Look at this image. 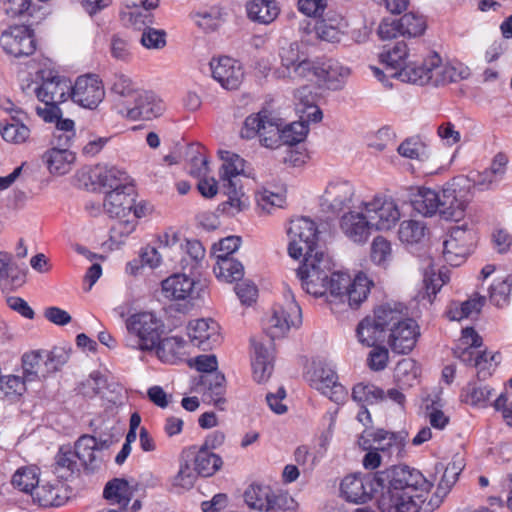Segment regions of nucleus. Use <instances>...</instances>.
I'll return each instance as SVG.
<instances>
[{
    "label": "nucleus",
    "mask_w": 512,
    "mask_h": 512,
    "mask_svg": "<svg viewBox=\"0 0 512 512\" xmlns=\"http://www.w3.org/2000/svg\"><path fill=\"white\" fill-rule=\"evenodd\" d=\"M431 486L419 470L393 465L375 473L346 476L340 492L346 501L355 504L375 498L381 512H418L419 502Z\"/></svg>",
    "instance_id": "obj_1"
},
{
    "label": "nucleus",
    "mask_w": 512,
    "mask_h": 512,
    "mask_svg": "<svg viewBox=\"0 0 512 512\" xmlns=\"http://www.w3.org/2000/svg\"><path fill=\"white\" fill-rule=\"evenodd\" d=\"M128 335L125 338V345L132 349L151 351L156 349L157 355L161 357L165 347L171 339H162L164 325L151 312H141L131 315L126 320Z\"/></svg>",
    "instance_id": "obj_2"
},
{
    "label": "nucleus",
    "mask_w": 512,
    "mask_h": 512,
    "mask_svg": "<svg viewBox=\"0 0 512 512\" xmlns=\"http://www.w3.org/2000/svg\"><path fill=\"white\" fill-rule=\"evenodd\" d=\"M405 318L402 309L390 304L380 305L374 310L372 317L367 316L358 324V340L366 346L384 342L386 335Z\"/></svg>",
    "instance_id": "obj_3"
},
{
    "label": "nucleus",
    "mask_w": 512,
    "mask_h": 512,
    "mask_svg": "<svg viewBox=\"0 0 512 512\" xmlns=\"http://www.w3.org/2000/svg\"><path fill=\"white\" fill-rule=\"evenodd\" d=\"M243 498L250 509L259 512H295L297 507L288 493L274 491L269 485L256 482L246 488Z\"/></svg>",
    "instance_id": "obj_4"
},
{
    "label": "nucleus",
    "mask_w": 512,
    "mask_h": 512,
    "mask_svg": "<svg viewBox=\"0 0 512 512\" xmlns=\"http://www.w3.org/2000/svg\"><path fill=\"white\" fill-rule=\"evenodd\" d=\"M283 121L268 110L248 116L241 128L240 135L244 139L259 136L260 142L267 148H278L282 143L281 127Z\"/></svg>",
    "instance_id": "obj_5"
},
{
    "label": "nucleus",
    "mask_w": 512,
    "mask_h": 512,
    "mask_svg": "<svg viewBox=\"0 0 512 512\" xmlns=\"http://www.w3.org/2000/svg\"><path fill=\"white\" fill-rule=\"evenodd\" d=\"M331 261L323 252H315L314 256L304 258L303 264L297 269V277L302 288L310 295L322 297L327 294V281L331 273Z\"/></svg>",
    "instance_id": "obj_6"
},
{
    "label": "nucleus",
    "mask_w": 512,
    "mask_h": 512,
    "mask_svg": "<svg viewBox=\"0 0 512 512\" xmlns=\"http://www.w3.org/2000/svg\"><path fill=\"white\" fill-rule=\"evenodd\" d=\"M285 303L273 307V313L265 327L271 341L284 337L291 327H299L302 323V312L294 298L291 289L284 294Z\"/></svg>",
    "instance_id": "obj_7"
},
{
    "label": "nucleus",
    "mask_w": 512,
    "mask_h": 512,
    "mask_svg": "<svg viewBox=\"0 0 512 512\" xmlns=\"http://www.w3.org/2000/svg\"><path fill=\"white\" fill-rule=\"evenodd\" d=\"M290 238L288 253L298 259L304 255L305 257L314 256L318 241V229L314 221L307 217H299L291 220L288 229Z\"/></svg>",
    "instance_id": "obj_8"
},
{
    "label": "nucleus",
    "mask_w": 512,
    "mask_h": 512,
    "mask_svg": "<svg viewBox=\"0 0 512 512\" xmlns=\"http://www.w3.org/2000/svg\"><path fill=\"white\" fill-rule=\"evenodd\" d=\"M41 83L31 82L23 87L25 92L33 91L43 103H62L70 96L71 83L54 70L43 69L37 72Z\"/></svg>",
    "instance_id": "obj_9"
},
{
    "label": "nucleus",
    "mask_w": 512,
    "mask_h": 512,
    "mask_svg": "<svg viewBox=\"0 0 512 512\" xmlns=\"http://www.w3.org/2000/svg\"><path fill=\"white\" fill-rule=\"evenodd\" d=\"M117 107L123 117L132 121L151 120L160 116L165 109L163 101L154 93L140 90L131 100H124Z\"/></svg>",
    "instance_id": "obj_10"
},
{
    "label": "nucleus",
    "mask_w": 512,
    "mask_h": 512,
    "mask_svg": "<svg viewBox=\"0 0 512 512\" xmlns=\"http://www.w3.org/2000/svg\"><path fill=\"white\" fill-rule=\"evenodd\" d=\"M439 216L445 220L459 221L464 215L469 199L468 191L456 182L446 183L439 191Z\"/></svg>",
    "instance_id": "obj_11"
},
{
    "label": "nucleus",
    "mask_w": 512,
    "mask_h": 512,
    "mask_svg": "<svg viewBox=\"0 0 512 512\" xmlns=\"http://www.w3.org/2000/svg\"><path fill=\"white\" fill-rule=\"evenodd\" d=\"M0 47L3 52L15 58L27 57L36 50V41L32 31L24 25L8 27L0 35Z\"/></svg>",
    "instance_id": "obj_12"
},
{
    "label": "nucleus",
    "mask_w": 512,
    "mask_h": 512,
    "mask_svg": "<svg viewBox=\"0 0 512 512\" xmlns=\"http://www.w3.org/2000/svg\"><path fill=\"white\" fill-rule=\"evenodd\" d=\"M359 208L367 213L375 230H389L400 219L399 208L391 198L375 196L369 202H361Z\"/></svg>",
    "instance_id": "obj_13"
},
{
    "label": "nucleus",
    "mask_w": 512,
    "mask_h": 512,
    "mask_svg": "<svg viewBox=\"0 0 512 512\" xmlns=\"http://www.w3.org/2000/svg\"><path fill=\"white\" fill-rule=\"evenodd\" d=\"M473 238V232L466 225L452 227L443 242L445 261L451 266L461 265L471 252Z\"/></svg>",
    "instance_id": "obj_14"
},
{
    "label": "nucleus",
    "mask_w": 512,
    "mask_h": 512,
    "mask_svg": "<svg viewBox=\"0 0 512 512\" xmlns=\"http://www.w3.org/2000/svg\"><path fill=\"white\" fill-rule=\"evenodd\" d=\"M340 232L351 242L357 245L365 244L374 229L366 212L346 211L339 219Z\"/></svg>",
    "instance_id": "obj_15"
},
{
    "label": "nucleus",
    "mask_w": 512,
    "mask_h": 512,
    "mask_svg": "<svg viewBox=\"0 0 512 512\" xmlns=\"http://www.w3.org/2000/svg\"><path fill=\"white\" fill-rule=\"evenodd\" d=\"M354 196L355 189L350 182L344 180L333 181L328 184L322 196L321 205L324 210L332 213L351 211L356 207Z\"/></svg>",
    "instance_id": "obj_16"
},
{
    "label": "nucleus",
    "mask_w": 512,
    "mask_h": 512,
    "mask_svg": "<svg viewBox=\"0 0 512 512\" xmlns=\"http://www.w3.org/2000/svg\"><path fill=\"white\" fill-rule=\"evenodd\" d=\"M70 96L80 106L94 109L104 99L105 90L96 76L84 75L77 78L74 86L71 85Z\"/></svg>",
    "instance_id": "obj_17"
},
{
    "label": "nucleus",
    "mask_w": 512,
    "mask_h": 512,
    "mask_svg": "<svg viewBox=\"0 0 512 512\" xmlns=\"http://www.w3.org/2000/svg\"><path fill=\"white\" fill-rule=\"evenodd\" d=\"M419 336L420 327L417 322L406 317L386 335L385 341L394 353L408 354L416 346Z\"/></svg>",
    "instance_id": "obj_18"
},
{
    "label": "nucleus",
    "mask_w": 512,
    "mask_h": 512,
    "mask_svg": "<svg viewBox=\"0 0 512 512\" xmlns=\"http://www.w3.org/2000/svg\"><path fill=\"white\" fill-rule=\"evenodd\" d=\"M312 386L335 403L343 402L346 388L338 382L335 370L326 363L319 362L312 376Z\"/></svg>",
    "instance_id": "obj_19"
},
{
    "label": "nucleus",
    "mask_w": 512,
    "mask_h": 512,
    "mask_svg": "<svg viewBox=\"0 0 512 512\" xmlns=\"http://www.w3.org/2000/svg\"><path fill=\"white\" fill-rule=\"evenodd\" d=\"M212 77L225 89L236 90L240 87L244 71L241 64L227 56L212 59L210 62Z\"/></svg>",
    "instance_id": "obj_20"
},
{
    "label": "nucleus",
    "mask_w": 512,
    "mask_h": 512,
    "mask_svg": "<svg viewBox=\"0 0 512 512\" xmlns=\"http://www.w3.org/2000/svg\"><path fill=\"white\" fill-rule=\"evenodd\" d=\"M187 330L191 343L203 351L211 350L220 343L219 325L212 319L191 321Z\"/></svg>",
    "instance_id": "obj_21"
},
{
    "label": "nucleus",
    "mask_w": 512,
    "mask_h": 512,
    "mask_svg": "<svg viewBox=\"0 0 512 512\" xmlns=\"http://www.w3.org/2000/svg\"><path fill=\"white\" fill-rule=\"evenodd\" d=\"M135 189L133 185L122 186L106 192L103 207L110 217L123 218L130 214L134 205Z\"/></svg>",
    "instance_id": "obj_22"
},
{
    "label": "nucleus",
    "mask_w": 512,
    "mask_h": 512,
    "mask_svg": "<svg viewBox=\"0 0 512 512\" xmlns=\"http://www.w3.org/2000/svg\"><path fill=\"white\" fill-rule=\"evenodd\" d=\"M432 54L423 60L421 64L416 61H409L400 71L396 72V78L402 82L415 85H432L434 68L431 67Z\"/></svg>",
    "instance_id": "obj_23"
},
{
    "label": "nucleus",
    "mask_w": 512,
    "mask_h": 512,
    "mask_svg": "<svg viewBox=\"0 0 512 512\" xmlns=\"http://www.w3.org/2000/svg\"><path fill=\"white\" fill-rule=\"evenodd\" d=\"M317 71V80L330 90L341 89L350 74L349 68L332 58L318 61Z\"/></svg>",
    "instance_id": "obj_24"
},
{
    "label": "nucleus",
    "mask_w": 512,
    "mask_h": 512,
    "mask_svg": "<svg viewBox=\"0 0 512 512\" xmlns=\"http://www.w3.org/2000/svg\"><path fill=\"white\" fill-rule=\"evenodd\" d=\"M251 344L253 347L251 362L253 378L258 383H262L267 381L272 374L274 368L273 354L262 342L254 338L251 339Z\"/></svg>",
    "instance_id": "obj_25"
},
{
    "label": "nucleus",
    "mask_w": 512,
    "mask_h": 512,
    "mask_svg": "<svg viewBox=\"0 0 512 512\" xmlns=\"http://www.w3.org/2000/svg\"><path fill=\"white\" fill-rule=\"evenodd\" d=\"M162 292L172 300L192 299L195 281L186 274H173L162 281Z\"/></svg>",
    "instance_id": "obj_26"
},
{
    "label": "nucleus",
    "mask_w": 512,
    "mask_h": 512,
    "mask_svg": "<svg viewBox=\"0 0 512 512\" xmlns=\"http://www.w3.org/2000/svg\"><path fill=\"white\" fill-rule=\"evenodd\" d=\"M134 25L142 24L144 26L141 35V44L147 49H162L166 45V32L163 29L151 27L154 23L153 15L150 13H137L132 15Z\"/></svg>",
    "instance_id": "obj_27"
},
{
    "label": "nucleus",
    "mask_w": 512,
    "mask_h": 512,
    "mask_svg": "<svg viewBox=\"0 0 512 512\" xmlns=\"http://www.w3.org/2000/svg\"><path fill=\"white\" fill-rule=\"evenodd\" d=\"M98 439L91 435H82L75 443V456L81 461L86 470L94 471L102 462L98 455Z\"/></svg>",
    "instance_id": "obj_28"
},
{
    "label": "nucleus",
    "mask_w": 512,
    "mask_h": 512,
    "mask_svg": "<svg viewBox=\"0 0 512 512\" xmlns=\"http://www.w3.org/2000/svg\"><path fill=\"white\" fill-rule=\"evenodd\" d=\"M28 118L22 110H17L16 115H11L6 123L0 125V133L3 139L14 144H22L30 137V129L24 123Z\"/></svg>",
    "instance_id": "obj_29"
},
{
    "label": "nucleus",
    "mask_w": 512,
    "mask_h": 512,
    "mask_svg": "<svg viewBox=\"0 0 512 512\" xmlns=\"http://www.w3.org/2000/svg\"><path fill=\"white\" fill-rule=\"evenodd\" d=\"M409 51L404 41H397L394 44H386L383 46L382 52L379 54V60L391 70V76L396 78V72L400 71L404 65H407Z\"/></svg>",
    "instance_id": "obj_30"
},
{
    "label": "nucleus",
    "mask_w": 512,
    "mask_h": 512,
    "mask_svg": "<svg viewBox=\"0 0 512 512\" xmlns=\"http://www.w3.org/2000/svg\"><path fill=\"white\" fill-rule=\"evenodd\" d=\"M367 436L372 437L374 447L379 452L391 457L393 454L399 455L405 445L406 434L390 432L384 429H377L370 432Z\"/></svg>",
    "instance_id": "obj_31"
},
{
    "label": "nucleus",
    "mask_w": 512,
    "mask_h": 512,
    "mask_svg": "<svg viewBox=\"0 0 512 512\" xmlns=\"http://www.w3.org/2000/svg\"><path fill=\"white\" fill-rule=\"evenodd\" d=\"M228 200L220 204L221 211L228 216H235L249 207V197L242 190V184L230 180L229 184L222 185Z\"/></svg>",
    "instance_id": "obj_32"
},
{
    "label": "nucleus",
    "mask_w": 512,
    "mask_h": 512,
    "mask_svg": "<svg viewBox=\"0 0 512 512\" xmlns=\"http://www.w3.org/2000/svg\"><path fill=\"white\" fill-rule=\"evenodd\" d=\"M439 191L420 187L411 194V205L413 209L425 217H432L439 214Z\"/></svg>",
    "instance_id": "obj_33"
},
{
    "label": "nucleus",
    "mask_w": 512,
    "mask_h": 512,
    "mask_svg": "<svg viewBox=\"0 0 512 512\" xmlns=\"http://www.w3.org/2000/svg\"><path fill=\"white\" fill-rule=\"evenodd\" d=\"M51 174L64 175L71 169L75 154L68 148L52 147L42 157Z\"/></svg>",
    "instance_id": "obj_34"
},
{
    "label": "nucleus",
    "mask_w": 512,
    "mask_h": 512,
    "mask_svg": "<svg viewBox=\"0 0 512 512\" xmlns=\"http://www.w3.org/2000/svg\"><path fill=\"white\" fill-rule=\"evenodd\" d=\"M246 9L249 19L261 24H269L279 15L275 0H251L247 3Z\"/></svg>",
    "instance_id": "obj_35"
},
{
    "label": "nucleus",
    "mask_w": 512,
    "mask_h": 512,
    "mask_svg": "<svg viewBox=\"0 0 512 512\" xmlns=\"http://www.w3.org/2000/svg\"><path fill=\"white\" fill-rule=\"evenodd\" d=\"M219 156L223 161L220 170L222 185L229 184L230 180L241 183L239 176L244 172L245 160L235 153L224 150L219 151Z\"/></svg>",
    "instance_id": "obj_36"
},
{
    "label": "nucleus",
    "mask_w": 512,
    "mask_h": 512,
    "mask_svg": "<svg viewBox=\"0 0 512 512\" xmlns=\"http://www.w3.org/2000/svg\"><path fill=\"white\" fill-rule=\"evenodd\" d=\"M103 495L111 503L119 504L120 511H124L132 498L133 492L125 479L115 478L106 484Z\"/></svg>",
    "instance_id": "obj_37"
},
{
    "label": "nucleus",
    "mask_w": 512,
    "mask_h": 512,
    "mask_svg": "<svg viewBox=\"0 0 512 512\" xmlns=\"http://www.w3.org/2000/svg\"><path fill=\"white\" fill-rule=\"evenodd\" d=\"M61 486L56 484H36L32 491L28 494L32 501L40 507L59 506L62 503L60 498Z\"/></svg>",
    "instance_id": "obj_38"
},
{
    "label": "nucleus",
    "mask_w": 512,
    "mask_h": 512,
    "mask_svg": "<svg viewBox=\"0 0 512 512\" xmlns=\"http://www.w3.org/2000/svg\"><path fill=\"white\" fill-rule=\"evenodd\" d=\"M217 264L214 272L219 279L226 282L239 281L244 276V267L242 263L233 257L216 256Z\"/></svg>",
    "instance_id": "obj_39"
},
{
    "label": "nucleus",
    "mask_w": 512,
    "mask_h": 512,
    "mask_svg": "<svg viewBox=\"0 0 512 512\" xmlns=\"http://www.w3.org/2000/svg\"><path fill=\"white\" fill-rule=\"evenodd\" d=\"M158 249H160L170 261H177L178 258H183L184 243L181 241L177 232L169 229L158 236Z\"/></svg>",
    "instance_id": "obj_40"
},
{
    "label": "nucleus",
    "mask_w": 512,
    "mask_h": 512,
    "mask_svg": "<svg viewBox=\"0 0 512 512\" xmlns=\"http://www.w3.org/2000/svg\"><path fill=\"white\" fill-rule=\"evenodd\" d=\"M222 464L223 462L219 455L202 447L194 459L195 471L203 477L214 475L221 468Z\"/></svg>",
    "instance_id": "obj_41"
},
{
    "label": "nucleus",
    "mask_w": 512,
    "mask_h": 512,
    "mask_svg": "<svg viewBox=\"0 0 512 512\" xmlns=\"http://www.w3.org/2000/svg\"><path fill=\"white\" fill-rule=\"evenodd\" d=\"M201 383L207 388V396L214 402V405L223 409L222 405L226 400L223 398L225 393V377L220 372L205 374L201 377Z\"/></svg>",
    "instance_id": "obj_42"
},
{
    "label": "nucleus",
    "mask_w": 512,
    "mask_h": 512,
    "mask_svg": "<svg viewBox=\"0 0 512 512\" xmlns=\"http://www.w3.org/2000/svg\"><path fill=\"white\" fill-rule=\"evenodd\" d=\"M371 282L366 276L358 275L348 286L345 295L344 302L347 301L351 308H358L360 304L367 298L370 292Z\"/></svg>",
    "instance_id": "obj_43"
},
{
    "label": "nucleus",
    "mask_w": 512,
    "mask_h": 512,
    "mask_svg": "<svg viewBox=\"0 0 512 512\" xmlns=\"http://www.w3.org/2000/svg\"><path fill=\"white\" fill-rule=\"evenodd\" d=\"M431 67L434 68L433 86L445 85L465 78L454 67L442 64L440 56L435 52L432 53Z\"/></svg>",
    "instance_id": "obj_44"
},
{
    "label": "nucleus",
    "mask_w": 512,
    "mask_h": 512,
    "mask_svg": "<svg viewBox=\"0 0 512 512\" xmlns=\"http://www.w3.org/2000/svg\"><path fill=\"white\" fill-rule=\"evenodd\" d=\"M341 21L340 16L318 20L314 26L317 38L330 43L339 42L342 34L339 27Z\"/></svg>",
    "instance_id": "obj_45"
},
{
    "label": "nucleus",
    "mask_w": 512,
    "mask_h": 512,
    "mask_svg": "<svg viewBox=\"0 0 512 512\" xmlns=\"http://www.w3.org/2000/svg\"><path fill=\"white\" fill-rule=\"evenodd\" d=\"M426 230L427 227L422 221L404 220L398 230L399 239L407 244H416L424 238Z\"/></svg>",
    "instance_id": "obj_46"
},
{
    "label": "nucleus",
    "mask_w": 512,
    "mask_h": 512,
    "mask_svg": "<svg viewBox=\"0 0 512 512\" xmlns=\"http://www.w3.org/2000/svg\"><path fill=\"white\" fill-rule=\"evenodd\" d=\"M125 176L126 173L116 167L100 168L95 173L96 182L99 186L110 190L122 189V186H127L128 184L123 183Z\"/></svg>",
    "instance_id": "obj_47"
},
{
    "label": "nucleus",
    "mask_w": 512,
    "mask_h": 512,
    "mask_svg": "<svg viewBox=\"0 0 512 512\" xmlns=\"http://www.w3.org/2000/svg\"><path fill=\"white\" fill-rule=\"evenodd\" d=\"M352 398L363 405L374 404L385 398V392L373 384L358 383L352 389Z\"/></svg>",
    "instance_id": "obj_48"
},
{
    "label": "nucleus",
    "mask_w": 512,
    "mask_h": 512,
    "mask_svg": "<svg viewBox=\"0 0 512 512\" xmlns=\"http://www.w3.org/2000/svg\"><path fill=\"white\" fill-rule=\"evenodd\" d=\"M37 470L33 466L19 468L12 476V485L20 491L29 494L36 484L39 483Z\"/></svg>",
    "instance_id": "obj_49"
},
{
    "label": "nucleus",
    "mask_w": 512,
    "mask_h": 512,
    "mask_svg": "<svg viewBox=\"0 0 512 512\" xmlns=\"http://www.w3.org/2000/svg\"><path fill=\"white\" fill-rule=\"evenodd\" d=\"M402 36L418 37L423 35L426 30V21L423 16L409 12L399 19Z\"/></svg>",
    "instance_id": "obj_50"
},
{
    "label": "nucleus",
    "mask_w": 512,
    "mask_h": 512,
    "mask_svg": "<svg viewBox=\"0 0 512 512\" xmlns=\"http://www.w3.org/2000/svg\"><path fill=\"white\" fill-rule=\"evenodd\" d=\"M194 23L204 32L217 30L223 23L222 13L218 8L209 11L197 12L192 15Z\"/></svg>",
    "instance_id": "obj_51"
},
{
    "label": "nucleus",
    "mask_w": 512,
    "mask_h": 512,
    "mask_svg": "<svg viewBox=\"0 0 512 512\" xmlns=\"http://www.w3.org/2000/svg\"><path fill=\"white\" fill-rule=\"evenodd\" d=\"M309 127L304 121L292 122L288 125H282V143L288 146H294L305 140Z\"/></svg>",
    "instance_id": "obj_52"
},
{
    "label": "nucleus",
    "mask_w": 512,
    "mask_h": 512,
    "mask_svg": "<svg viewBox=\"0 0 512 512\" xmlns=\"http://www.w3.org/2000/svg\"><path fill=\"white\" fill-rule=\"evenodd\" d=\"M111 91L120 97L118 103H122L124 100H131L139 90L128 76L115 74L112 79Z\"/></svg>",
    "instance_id": "obj_53"
},
{
    "label": "nucleus",
    "mask_w": 512,
    "mask_h": 512,
    "mask_svg": "<svg viewBox=\"0 0 512 512\" xmlns=\"http://www.w3.org/2000/svg\"><path fill=\"white\" fill-rule=\"evenodd\" d=\"M75 457L71 450H59L56 455L55 471L61 478L68 479L75 471H79Z\"/></svg>",
    "instance_id": "obj_54"
},
{
    "label": "nucleus",
    "mask_w": 512,
    "mask_h": 512,
    "mask_svg": "<svg viewBox=\"0 0 512 512\" xmlns=\"http://www.w3.org/2000/svg\"><path fill=\"white\" fill-rule=\"evenodd\" d=\"M14 266L11 255L0 251V282L10 279L16 286H21L25 282V275L16 271Z\"/></svg>",
    "instance_id": "obj_55"
},
{
    "label": "nucleus",
    "mask_w": 512,
    "mask_h": 512,
    "mask_svg": "<svg viewBox=\"0 0 512 512\" xmlns=\"http://www.w3.org/2000/svg\"><path fill=\"white\" fill-rule=\"evenodd\" d=\"M462 468L456 462L449 463L444 469L443 475L438 483L437 496H445L456 483Z\"/></svg>",
    "instance_id": "obj_56"
},
{
    "label": "nucleus",
    "mask_w": 512,
    "mask_h": 512,
    "mask_svg": "<svg viewBox=\"0 0 512 512\" xmlns=\"http://www.w3.org/2000/svg\"><path fill=\"white\" fill-rule=\"evenodd\" d=\"M27 381L16 375L1 376L0 380V398H6L16 395H22L25 391Z\"/></svg>",
    "instance_id": "obj_57"
},
{
    "label": "nucleus",
    "mask_w": 512,
    "mask_h": 512,
    "mask_svg": "<svg viewBox=\"0 0 512 512\" xmlns=\"http://www.w3.org/2000/svg\"><path fill=\"white\" fill-rule=\"evenodd\" d=\"M43 361V355L38 351L26 353L22 357L23 378L27 382L34 381L38 377L39 366Z\"/></svg>",
    "instance_id": "obj_58"
},
{
    "label": "nucleus",
    "mask_w": 512,
    "mask_h": 512,
    "mask_svg": "<svg viewBox=\"0 0 512 512\" xmlns=\"http://www.w3.org/2000/svg\"><path fill=\"white\" fill-rule=\"evenodd\" d=\"M350 284L351 278L349 275L339 272L330 273L327 281L328 292L331 296L339 297L344 302V295Z\"/></svg>",
    "instance_id": "obj_59"
},
{
    "label": "nucleus",
    "mask_w": 512,
    "mask_h": 512,
    "mask_svg": "<svg viewBox=\"0 0 512 512\" xmlns=\"http://www.w3.org/2000/svg\"><path fill=\"white\" fill-rule=\"evenodd\" d=\"M464 401L471 405H480L485 403L491 390L487 386L478 385L477 383H469L463 390Z\"/></svg>",
    "instance_id": "obj_60"
},
{
    "label": "nucleus",
    "mask_w": 512,
    "mask_h": 512,
    "mask_svg": "<svg viewBox=\"0 0 512 512\" xmlns=\"http://www.w3.org/2000/svg\"><path fill=\"white\" fill-rule=\"evenodd\" d=\"M396 144V134L390 127L380 128L375 136L370 140L369 147L376 151H384L394 147Z\"/></svg>",
    "instance_id": "obj_61"
},
{
    "label": "nucleus",
    "mask_w": 512,
    "mask_h": 512,
    "mask_svg": "<svg viewBox=\"0 0 512 512\" xmlns=\"http://www.w3.org/2000/svg\"><path fill=\"white\" fill-rule=\"evenodd\" d=\"M296 111L300 114V121H304L307 126L310 122H320L323 117L321 109L308 98L301 100Z\"/></svg>",
    "instance_id": "obj_62"
},
{
    "label": "nucleus",
    "mask_w": 512,
    "mask_h": 512,
    "mask_svg": "<svg viewBox=\"0 0 512 512\" xmlns=\"http://www.w3.org/2000/svg\"><path fill=\"white\" fill-rule=\"evenodd\" d=\"M391 256V244L382 236L374 238L371 245V260L378 265L384 264Z\"/></svg>",
    "instance_id": "obj_63"
},
{
    "label": "nucleus",
    "mask_w": 512,
    "mask_h": 512,
    "mask_svg": "<svg viewBox=\"0 0 512 512\" xmlns=\"http://www.w3.org/2000/svg\"><path fill=\"white\" fill-rule=\"evenodd\" d=\"M511 282L509 278L498 281L490 286V301L498 306H503L509 299Z\"/></svg>",
    "instance_id": "obj_64"
}]
</instances>
